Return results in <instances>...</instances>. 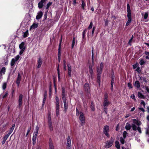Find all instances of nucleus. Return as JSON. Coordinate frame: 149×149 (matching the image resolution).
I'll return each mask as SVG.
<instances>
[{"label":"nucleus","instance_id":"obj_62","mask_svg":"<svg viewBox=\"0 0 149 149\" xmlns=\"http://www.w3.org/2000/svg\"><path fill=\"white\" fill-rule=\"evenodd\" d=\"M6 140V139H5L4 138H3V140L2 141V145H3L5 143Z\"/></svg>","mask_w":149,"mask_h":149},{"label":"nucleus","instance_id":"obj_28","mask_svg":"<svg viewBox=\"0 0 149 149\" xmlns=\"http://www.w3.org/2000/svg\"><path fill=\"white\" fill-rule=\"evenodd\" d=\"M6 72V68L3 67L2 68L0 71V74H4Z\"/></svg>","mask_w":149,"mask_h":149},{"label":"nucleus","instance_id":"obj_54","mask_svg":"<svg viewBox=\"0 0 149 149\" xmlns=\"http://www.w3.org/2000/svg\"><path fill=\"white\" fill-rule=\"evenodd\" d=\"M140 79H141L143 80V81H144L145 82H147V80H146V78H145L144 77H140Z\"/></svg>","mask_w":149,"mask_h":149},{"label":"nucleus","instance_id":"obj_36","mask_svg":"<svg viewBox=\"0 0 149 149\" xmlns=\"http://www.w3.org/2000/svg\"><path fill=\"white\" fill-rule=\"evenodd\" d=\"M132 21V19H128V20L126 23V26H128L129 24L131 23Z\"/></svg>","mask_w":149,"mask_h":149},{"label":"nucleus","instance_id":"obj_18","mask_svg":"<svg viewBox=\"0 0 149 149\" xmlns=\"http://www.w3.org/2000/svg\"><path fill=\"white\" fill-rule=\"evenodd\" d=\"M81 0V7L82 9L84 10H86L85 7L86 6V4L85 3V1L84 0Z\"/></svg>","mask_w":149,"mask_h":149},{"label":"nucleus","instance_id":"obj_26","mask_svg":"<svg viewBox=\"0 0 149 149\" xmlns=\"http://www.w3.org/2000/svg\"><path fill=\"white\" fill-rule=\"evenodd\" d=\"M138 96L139 97L142 99H144L145 98V97L139 92L138 93Z\"/></svg>","mask_w":149,"mask_h":149},{"label":"nucleus","instance_id":"obj_3","mask_svg":"<svg viewBox=\"0 0 149 149\" xmlns=\"http://www.w3.org/2000/svg\"><path fill=\"white\" fill-rule=\"evenodd\" d=\"M56 114L57 116H58L59 114V105L58 98L56 96Z\"/></svg>","mask_w":149,"mask_h":149},{"label":"nucleus","instance_id":"obj_41","mask_svg":"<svg viewBox=\"0 0 149 149\" xmlns=\"http://www.w3.org/2000/svg\"><path fill=\"white\" fill-rule=\"evenodd\" d=\"M127 134V133L126 131H124L123 132V136L124 139H125Z\"/></svg>","mask_w":149,"mask_h":149},{"label":"nucleus","instance_id":"obj_38","mask_svg":"<svg viewBox=\"0 0 149 149\" xmlns=\"http://www.w3.org/2000/svg\"><path fill=\"white\" fill-rule=\"evenodd\" d=\"M52 4V2H50L47 3V5L46 6V9H48V8L49 7V6H51V5Z\"/></svg>","mask_w":149,"mask_h":149},{"label":"nucleus","instance_id":"obj_39","mask_svg":"<svg viewBox=\"0 0 149 149\" xmlns=\"http://www.w3.org/2000/svg\"><path fill=\"white\" fill-rule=\"evenodd\" d=\"M127 12H131L130 5L127 4Z\"/></svg>","mask_w":149,"mask_h":149},{"label":"nucleus","instance_id":"obj_17","mask_svg":"<svg viewBox=\"0 0 149 149\" xmlns=\"http://www.w3.org/2000/svg\"><path fill=\"white\" fill-rule=\"evenodd\" d=\"M133 124L136 125L138 126H139L141 124V122L140 121H139L138 120L136 119H134L133 120Z\"/></svg>","mask_w":149,"mask_h":149},{"label":"nucleus","instance_id":"obj_30","mask_svg":"<svg viewBox=\"0 0 149 149\" xmlns=\"http://www.w3.org/2000/svg\"><path fill=\"white\" fill-rule=\"evenodd\" d=\"M36 136H33L32 138L33 144L34 145L36 143Z\"/></svg>","mask_w":149,"mask_h":149},{"label":"nucleus","instance_id":"obj_44","mask_svg":"<svg viewBox=\"0 0 149 149\" xmlns=\"http://www.w3.org/2000/svg\"><path fill=\"white\" fill-rule=\"evenodd\" d=\"M127 16L128 18V19H132L131 17V12H127Z\"/></svg>","mask_w":149,"mask_h":149},{"label":"nucleus","instance_id":"obj_56","mask_svg":"<svg viewBox=\"0 0 149 149\" xmlns=\"http://www.w3.org/2000/svg\"><path fill=\"white\" fill-rule=\"evenodd\" d=\"M8 95V93L7 92H6L5 94L3 95V98H4L7 96Z\"/></svg>","mask_w":149,"mask_h":149},{"label":"nucleus","instance_id":"obj_16","mask_svg":"<svg viewBox=\"0 0 149 149\" xmlns=\"http://www.w3.org/2000/svg\"><path fill=\"white\" fill-rule=\"evenodd\" d=\"M25 43L23 42L21 43L19 46V47L20 49H22L25 50L26 49V47L24 46Z\"/></svg>","mask_w":149,"mask_h":149},{"label":"nucleus","instance_id":"obj_43","mask_svg":"<svg viewBox=\"0 0 149 149\" xmlns=\"http://www.w3.org/2000/svg\"><path fill=\"white\" fill-rule=\"evenodd\" d=\"M124 139L123 137H121L120 138V142L122 144H124L125 143Z\"/></svg>","mask_w":149,"mask_h":149},{"label":"nucleus","instance_id":"obj_32","mask_svg":"<svg viewBox=\"0 0 149 149\" xmlns=\"http://www.w3.org/2000/svg\"><path fill=\"white\" fill-rule=\"evenodd\" d=\"M15 124H13L12 125V127L10 129L9 131V133H10L11 134V133L13 131V130L15 128Z\"/></svg>","mask_w":149,"mask_h":149},{"label":"nucleus","instance_id":"obj_31","mask_svg":"<svg viewBox=\"0 0 149 149\" xmlns=\"http://www.w3.org/2000/svg\"><path fill=\"white\" fill-rule=\"evenodd\" d=\"M145 54L146 55V56H145V58L147 59H149V52L145 51Z\"/></svg>","mask_w":149,"mask_h":149},{"label":"nucleus","instance_id":"obj_21","mask_svg":"<svg viewBox=\"0 0 149 149\" xmlns=\"http://www.w3.org/2000/svg\"><path fill=\"white\" fill-rule=\"evenodd\" d=\"M38 23H34L30 27V29L31 30L32 29H35L37 28L38 26Z\"/></svg>","mask_w":149,"mask_h":149},{"label":"nucleus","instance_id":"obj_51","mask_svg":"<svg viewBox=\"0 0 149 149\" xmlns=\"http://www.w3.org/2000/svg\"><path fill=\"white\" fill-rule=\"evenodd\" d=\"M6 87V83H4L3 84L2 86V88L3 90H4Z\"/></svg>","mask_w":149,"mask_h":149},{"label":"nucleus","instance_id":"obj_55","mask_svg":"<svg viewBox=\"0 0 149 149\" xmlns=\"http://www.w3.org/2000/svg\"><path fill=\"white\" fill-rule=\"evenodd\" d=\"M128 87L130 88H132V86L131 84L130 83H129L128 84Z\"/></svg>","mask_w":149,"mask_h":149},{"label":"nucleus","instance_id":"obj_25","mask_svg":"<svg viewBox=\"0 0 149 149\" xmlns=\"http://www.w3.org/2000/svg\"><path fill=\"white\" fill-rule=\"evenodd\" d=\"M134 86L137 88L140 87V84L138 81H136L134 84Z\"/></svg>","mask_w":149,"mask_h":149},{"label":"nucleus","instance_id":"obj_53","mask_svg":"<svg viewBox=\"0 0 149 149\" xmlns=\"http://www.w3.org/2000/svg\"><path fill=\"white\" fill-rule=\"evenodd\" d=\"M48 121L49 123H52L51 120L50 116H48Z\"/></svg>","mask_w":149,"mask_h":149},{"label":"nucleus","instance_id":"obj_20","mask_svg":"<svg viewBox=\"0 0 149 149\" xmlns=\"http://www.w3.org/2000/svg\"><path fill=\"white\" fill-rule=\"evenodd\" d=\"M63 103H64V111L66 112L67 109L68 108V105L67 104V102L66 100H63Z\"/></svg>","mask_w":149,"mask_h":149},{"label":"nucleus","instance_id":"obj_1","mask_svg":"<svg viewBox=\"0 0 149 149\" xmlns=\"http://www.w3.org/2000/svg\"><path fill=\"white\" fill-rule=\"evenodd\" d=\"M93 51L92 50V59L91 62L88 61V71L91 76L92 77L93 74V66H94V59H93Z\"/></svg>","mask_w":149,"mask_h":149},{"label":"nucleus","instance_id":"obj_12","mask_svg":"<svg viewBox=\"0 0 149 149\" xmlns=\"http://www.w3.org/2000/svg\"><path fill=\"white\" fill-rule=\"evenodd\" d=\"M42 62V59L41 57H40L38 59V60L37 61L38 65L37 68H39L41 65Z\"/></svg>","mask_w":149,"mask_h":149},{"label":"nucleus","instance_id":"obj_61","mask_svg":"<svg viewBox=\"0 0 149 149\" xmlns=\"http://www.w3.org/2000/svg\"><path fill=\"white\" fill-rule=\"evenodd\" d=\"M75 41H72V48H73L74 45V44H75Z\"/></svg>","mask_w":149,"mask_h":149},{"label":"nucleus","instance_id":"obj_23","mask_svg":"<svg viewBox=\"0 0 149 149\" xmlns=\"http://www.w3.org/2000/svg\"><path fill=\"white\" fill-rule=\"evenodd\" d=\"M42 15V13L41 11L38 13V15L36 17V19H39L41 18Z\"/></svg>","mask_w":149,"mask_h":149},{"label":"nucleus","instance_id":"obj_46","mask_svg":"<svg viewBox=\"0 0 149 149\" xmlns=\"http://www.w3.org/2000/svg\"><path fill=\"white\" fill-rule=\"evenodd\" d=\"M86 31H87L86 29H85L83 32V33H82V38H84V37H85V34H86Z\"/></svg>","mask_w":149,"mask_h":149},{"label":"nucleus","instance_id":"obj_57","mask_svg":"<svg viewBox=\"0 0 149 149\" xmlns=\"http://www.w3.org/2000/svg\"><path fill=\"white\" fill-rule=\"evenodd\" d=\"M141 104L142 105H143V106L144 107H145V102L143 100H141Z\"/></svg>","mask_w":149,"mask_h":149},{"label":"nucleus","instance_id":"obj_37","mask_svg":"<svg viewBox=\"0 0 149 149\" xmlns=\"http://www.w3.org/2000/svg\"><path fill=\"white\" fill-rule=\"evenodd\" d=\"M90 107L93 111H94L95 110L94 105L92 102H91V104Z\"/></svg>","mask_w":149,"mask_h":149},{"label":"nucleus","instance_id":"obj_11","mask_svg":"<svg viewBox=\"0 0 149 149\" xmlns=\"http://www.w3.org/2000/svg\"><path fill=\"white\" fill-rule=\"evenodd\" d=\"M21 79V76L20 74L19 73L18 74V75L17 78V80L16 81V83L18 87L19 86V84L20 83Z\"/></svg>","mask_w":149,"mask_h":149},{"label":"nucleus","instance_id":"obj_34","mask_svg":"<svg viewBox=\"0 0 149 149\" xmlns=\"http://www.w3.org/2000/svg\"><path fill=\"white\" fill-rule=\"evenodd\" d=\"M114 82V79L113 78L111 81V89L112 90V91H113V85Z\"/></svg>","mask_w":149,"mask_h":149},{"label":"nucleus","instance_id":"obj_64","mask_svg":"<svg viewBox=\"0 0 149 149\" xmlns=\"http://www.w3.org/2000/svg\"><path fill=\"white\" fill-rule=\"evenodd\" d=\"M146 90L149 93V87L148 86H146L145 87Z\"/></svg>","mask_w":149,"mask_h":149},{"label":"nucleus","instance_id":"obj_7","mask_svg":"<svg viewBox=\"0 0 149 149\" xmlns=\"http://www.w3.org/2000/svg\"><path fill=\"white\" fill-rule=\"evenodd\" d=\"M19 58L20 56L19 55H17L14 58H13L11 61V65L12 66H13L14 65L15 62L18 61Z\"/></svg>","mask_w":149,"mask_h":149},{"label":"nucleus","instance_id":"obj_5","mask_svg":"<svg viewBox=\"0 0 149 149\" xmlns=\"http://www.w3.org/2000/svg\"><path fill=\"white\" fill-rule=\"evenodd\" d=\"M79 119L81 122V125L84 126L85 123V116L84 113L82 112H80Z\"/></svg>","mask_w":149,"mask_h":149},{"label":"nucleus","instance_id":"obj_15","mask_svg":"<svg viewBox=\"0 0 149 149\" xmlns=\"http://www.w3.org/2000/svg\"><path fill=\"white\" fill-rule=\"evenodd\" d=\"M68 74L69 77H71V66L69 64H68Z\"/></svg>","mask_w":149,"mask_h":149},{"label":"nucleus","instance_id":"obj_48","mask_svg":"<svg viewBox=\"0 0 149 149\" xmlns=\"http://www.w3.org/2000/svg\"><path fill=\"white\" fill-rule=\"evenodd\" d=\"M46 97H47V94L46 93H45V95L44 97V98H43V104H44L45 103V100L46 98Z\"/></svg>","mask_w":149,"mask_h":149},{"label":"nucleus","instance_id":"obj_14","mask_svg":"<svg viewBox=\"0 0 149 149\" xmlns=\"http://www.w3.org/2000/svg\"><path fill=\"white\" fill-rule=\"evenodd\" d=\"M84 89L86 93H88L89 92L90 89L88 83H86L84 85Z\"/></svg>","mask_w":149,"mask_h":149},{"label":"nucleus","instance_id":"obj_33","mask_svg":"<svg viewBox=\"0 0 149 149\" xmlns=\"http://www.w3.org/2000/svg\"><path fill=\"white\" fill-rule=\"evenodd\" d=\"M58 60L59 62L61 60V50H58Z\"/></svg>","mask_w":149,"mask_h":149},{"label":"nucleus","instance_id":"obj_59","mask_svg":"<svg viewBox=\"0 0 149 149\" xmlns=\"http://www.w3.org/2000/svg\"><path fill=\"white\" fill-rule=\"evenodd\" d=\"M130 97L132 99H134V100H135V95L134 94H132V95L131 96H130Z\"/></svg>","mask_w":149,"mask_h":149},{"label":"nucleus","instance_id":"obj_4","mask_svg":"<svg viewBox=\"0 0 149 149\" xmlns=\"http://www.w3.org/2000/svg\"><path fill=\"white\" fill-rule=\"evenodd\" d=\"M109 127L106 125L104 127L103 129V132L104 134L107 137H109L110 135L109 133Z\"/></svg>","mask_w":149,"mask_h":149},{"label":"nucleus","instance_id":"obj_45","mask_svg":"<svg viewBox=\"0 0 149 149\" xmlns=\"http://www.w3.org/2000/svg\"><path fill=\"white\" fill-rule=\"evenodd\" d=\"M49 126L50 131H52L53 130V127L52 123H49Z\"/></svg>","mask_w":149,"mask_h":149},{"label":"nucleus","instance_id":"obj_47","mask_svg":"<svg viewBox=\"0 0 149 149\" xmlns=\"http://www.w3.org/2000/svg\"><path fill=\"white\" fill-rule=\"evenodd\" d=\"M92 26H93V23H92V22H91L90 23L89 26H88V29H90L92 28Z\"/></svg>","mask_w":149,"mask_h":149},{"label":"nucleus","instance_id":"obj_2","mask_svg":"<svg viewBox=\"0 0 149 149\" xmlns=\"http://www.w3.org/2000/svg\"><path fill=\"white\" fill-rule=\"evenodd\" d=\"M110 102L108 100V97L107 93L104 95V99L103 106L104 109L109 104Z\"/></svg>","mask_w":149,"mask_h":149},{"label":"nucleus","instance_id":"obj_35","mask_svg":"<svg viewBox=\"0 0 149 149\" xmlns=\"http://www.w3.org/2000/svg\"><path fill=\"white\" fill-rule=\"evenodd\" d=\"M97 82L99 83V84L100 85V75H99V74L97 75Z\"/></svg>","mask_w":149,"mask_h":149},{"label":"nucleus","instance_id":"obj_49","mask_svg":"<svg viewBox=\"0 0 149 149\" xmlns=\"http://www.w3.org/2000/svg\"><path fill=\"white\" fill-rule=\"evenodd\" d=\"M148 15L147 13H146L144 15V18L145 19H146L148 18Z\"/></svg>","mask_w":149,"mask_h":149},{"label":"nucleus","instance_id":"obj_40","mask_svg":"<svg viewBox=\"0 0 149 149\" xmlns=\"http://www.w3.org/2000/svg\"><path fill=\"white\" fill-rule=\"evenodd\" d=\"M28 30H27L26 32L24 33L23 37L24 38H26L28 36Z\"/></svg>","mask_w":149,"mask_h":149},{"label":"nucleus","instance_id":"obj_8","mask_svg":"<svg viewBox=\"0 0 149 149\" xmlns=\"http://www.w3.org/2000/svg\"><path fill=\"white\" fill-rule=\"evenodd\" d=\"M67 148L70 149L71 146V141L70 137L69 136H68L67 137Z\"/></svg>","mask_w":149,"mask_h":149},{"label":"nucleus","instance_id":"obj_6","mask_svg":"<svg viewBox=\"0 0 149 149\" xmlns=\"http://www.w3.org/2000/svg\"><path fill=\"white\" fill-rule=\"evenodd\" d=\"M113 141V138L111 137L110 140L107 141L105 145V147L107 148L110 147L112 145Z\"/></svg>","mask_w":149,"mask_h":149},{"label":"nucleus","instance_id":"obj_9","mask_svg":"<svg viewBox=\"0 0 149 149\" xmlns=\"http://www.w3.org/2000/svg\"><path fill=\"white\" fill-rule=\"evenodd\" d=\"M103 67V63L102 62H101L100 64V68H97V75L99 74V75H100V74L102 73Z\"/></svg>","mask_w":149,"mask_h":149},{"label":"nucleus","instance_id":"obj_22","mask_svg":"<svg viewBox=\"0 0 149 149\" xmlns=\"http://www.w3.org/2000/svg\"><path fill=\"white\" fill-rule=\"evenodd\" d=\"M62 99L64 100V99L65 100H66V98L65 97V90L63 88H62Z\"/></svg>","mask_w":149,"mask_h":149},{"label":"nucleus","instance_id":"obj_27","mask_svg":"<svg viewBox=\"0 0 149 149\" xmlns=\"http://www.w3.org/2000/svg\"><path fill=\"white\" fill-rule=\"evenodd\" d=\"M115 146L116 148L118 149H119L120 148V146L119 142L118 141H116L115 143Z\"/></svg>","mask_w":149,"mask_h":149},{"label":"nucleus","instance_id":"obj_60","mask_svg":"<svg viewBox=\"0 0 149 149\" xmlns=\"http://www.w3.org/2000/svg\"><path fill=\"white\" fill-rule=\"evenodd\" d=\"M39 130V127L38 125H37L36 127L35 131L36 132H38Z\"/></svg>","mask_w":149,"mask_h":149},{"label":"nucleus","instance_id":"obj_50","mask_svg":"<svg viewBox=\"0 0 149 149\" xmlns=\"http://www.w3.org/2000/svg\"><path fill=\"white\" fill-rule=\"evenodd\" d=\"M62 40V37H61V38L60 41V43L59 45L58 50H61V43Z\"/></svg>","mask_w":149,"mask_h":149},{"label":"nucleus","instance_id":"obj_13","mask_svg":"<svg viewBox=\"0 0 149 149\" xmlns=\"http://www.w3.org/2000/svg\"><path fill=\"white\" fill-rule=\"evenodd\" d=\"M46 0H41V1L38 3V7L39 8H41L43 6V3L45 2Z\"/></svg>","mask_w":149,"mask_h":149},{"label":"nucleus","instance_id":"obj_19","mask_svg":"<svg viewBox=\"0 0 149 149\" xmlns=\"http://www.w3.org/2000/svg\"><path fill=\"white\" fill-rule=\"evenodd\" d=\"M49 149H54L53 143L51 139H49Z\"/></svg>","mask_w":149,"mask_h":149},{"label":"nucleus","instance_id":"obj_63","mask_svg":"<svg viewBox=\"0 0 149 149\" xmlns=\"http://www.w3.org/2000/svg\"><path fill=\"white\" fill-rule=\"evenodd\" d=\"M76 114L77 116H78L79 115L80 112L79 113V112L78 110V109L77 108L76 109Z\"/></svg>","mask_w":149,"mask_h":149},{"label":"nucleus","instance_id":"obj_24","mask_svg":"<svg viewBox=\"0 0 149 149\" xmlns=\"http://www.w3.org/2000/svg\"><path fill=\"white\" fill-rule=\"evenodd\" d=\"M132 127V125H131L128 123H127L126 124V125L125 126V128L126 130H129Z\"/></svg>","mask_w":149,"mask_h":149},{"label":"nucleus","instance_id":"obj_58","mask_svg":"<svg viewBox=\"0 0 149 149\" xmlns=\"http://www.w3.org/2000/svg\"><path fill=\"white\" fill-rule=\"evenodd\" d=\"M38 132L35 131L33 134V136H37Z\"/></svg>","mask_w":149,"mask_h":149},{"label":"nucleus","instance_id":"obj_42","mask_svg":"<svg viewBox=\"0 0 149 149\" xmlns=\"http://www.w3.org/2000/svg\"><path fill=\"white\" fill-rule=\"evenodd\" d=\"M139 63L141 65H142L145 63V62L143 59H141L139 62Z\"/></svg>","mask_w":149,"mask_h":149},{"label":"nucleus","instance_id":"obj_10","mask_svg":"<svg viewBox=\"0 0 149 149\" xmlns=\"http://www.w3.org/2000/svg\"><path fill=\"white\" fill-rule=\"evenodd\" d=\"M23 98V95L22 94H20L18 97V105L19 107H20L22 105V100Z\"/></svg>","mask_w":149,"mask_h":149},{"label":"nucleus","instance_id":"obj_29","mask_svg":"<svg viewBox=\"0 0 149 149\" xmlns=\"http://www.w3.org/2000/svg\"><path fill=\"white\" fill-rule=\"evenodd\" d=\"M136 125L134 124H132V129L134 131L137 130V128Z\"/></svg>","mask_w":149,"mask_h":149},{"label":"nucleus","instance_id":"obj_52","mask_svg":"<svg viewBox=\"0 0 149 149\" xmlns=\"http://www.w3.org/2000/svg\"><path fill=\"white\" fill-rule=\"evenodd\" d=\"M137 130H138L139 132L141 134L142 133L141 130V128L140 127H139V126H138V127H137Z\"/></svg>","mask_w":149,"mask_h":149}]
</instances>
